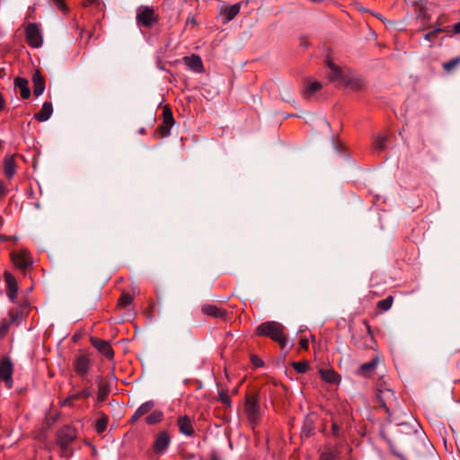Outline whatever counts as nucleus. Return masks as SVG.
I'll use <instances>...</instances> for the list:
<instances>
[{
	"label": "nucleus",
	"mask_w": 460,
	"mask_h": 460,
	"mask_svg": "<svg viewBox=\"0 0 460 460\" xmlns=\"http://www.w3.org/2000/svg\"><path fill=\"white\" fill-rule=\"evenodd\" d=\"M285 327L279 322L268 321L259 324L255 329L257 336H263L278 342L281 349L287 345V338L285 335Z\"/></svg>",
	"instance_id": "nucleus-1"
},
{
	"label": "nucleus",
	"mask_w": 460,
	"mask_h": 460,
	"mask_svg": "<svg viewBox=\"0 0 460 460\" xmlns=\"http://www.w3.org/2000/svg\"><path fill=\"white\" fill-rule=\"evenodd\" d=\"M244 413L252 425H258L261 418V410L259 405L258 396L248 394L245 398Z\"/></svg>",
	"instance_id": "nucleus-2"
},
{
	"label": "nucleus",
	"mask_w": 460,
	"mask_h": 460,
	"mask_svg": "<svg viewBox=\"0 0 460 460\" xmlns=\"http://www.w3.org/2000/svg\"><path fill=\"white\" fill-rule=\"evenodd\" d=\"M137 22L139 25L150 28L158 22L159 15L152 6H140L137 12Z\"/></svg>",
	"instance_id": "nucleus-3"
},
{
	"label": "nucleus",
	"mask_w": 460,
	"mask_h": 460,
	"mask_svg": "<svg viewBox=\"0 0 460 460\" xmlns=\"http://www.w3.org/2000/svg\"><path fill=\"white\" fill-rule=\"evenodd\" d=\"M174 124V119L172 111L164 107L163 111V122L157 127L155 134L159 137H165L170 135L171 128Z\"/></svg>",
	"instance_id": "nucleus-4"
},
{
	"label": "nucleus",
	"mask_w": 460,
	"mask_h": 460,
	"mask_svg": "<svg viewBox=\"0 0 460 460\" xmlns=\"http://www.w3.org/2000/svg\"><path fill=\"white\" fill-rule=\"evenodd\" d=\"M92 367V360L86 354H78L73 361L74 371L81 377H85Z\"/></svg>",
	"instance_id": "nucleus-5"
},
{
	"label": "nucleus",
	"mask_w": 460,
	"mask_h": 460,
	"mask_svg": "<svg viewBox=\"0 0 460 460\" xmlns=\"http://www.w3.org/2000/svg\"><path fill=\"white\" fill-rule=\"evenodd\" d=\"M76 429L71 426H64L58 432L57 441L65 451L67 447L76 438Z\"/></svg>",
	"instance_id": "nucleus-6"
},
{
	"label": "nucleus",
	"mask_w": 460,
	"mask_h": 460,
	"mask_svg": "<svg viewBox=\"0 0 460 460\" xmlns=\"http://www.w3.org/2000/svg\"><path fill=\"white\" fill-rule=\"evenodd\" d=\"M25 37L27 43L31 48H40L42 45L43 39L39 26L36 23H29L25 28Z\"/></svg>",
	"instance_id": "nucleus-7"
},
{
	"label": "nucleus",
	"mask_w": 460,
	"mask_h": 460,
	"mask_svg": "<svg viewBox=\"0 0 460 460\" xmlns=\"http://www.w3.org/2000/svg\"><path fill=\"white\" fill-rule=\"evenodd\" d=\"M11 259L13 264L22 270H25L32 264V259L31 257L30 252L24 249L12 252Z\"/></svg>",
	"instance_id": "nucleus-8"
},
{
	"label": "nucleus",
	"mask_w": 460,
	"mask_h": 460,
	"mask_svg": "<svg viewBox=\"0 0 460 460\" xmlns=\"http://www.w3.org/2000/svg\"><path fill=\"white\" fill-rule=\"evenodd\" d=\"M377 399L381 406L387 411L396 402L394 392L384 385H380V388L377 391Z\"/></svg>",
	"instance_id": "nucleus-9"
},
{
	"label": "nucleus",
	"mask_w": 460,
	"mask_h": 460,
	"mask_svg": "<svg viewBox=\"0 0 460 460\" xmlns=\"http://www.w3.org/2000/svg\"><path fill=\"white\" fill-rule=\"evenodd\" d=\"M13 365L10 358H5L0 361V379L4 382L6 387H13Z\"/></svg>",
	"instance_id": "nucleus-10"
},
{
	"label": "nucleus",
	"mask_w": 460,
	"mask_h": 460,
	"mask_svg": "<svg viewBox=\"0 0 460 460\" xmlns=\"http://www.w3.org/2000/svg\"><path fill=\"white\" fill-rule=\"evenodd\" d=\"M416 22L420 25L419 31H425L431 29L434 23L431 22V16L425 7H419L416 10Z\"/></svg>",
	"instance_id": "nucleus-11"
},
{
	"label": "nucleus",
	"mask_w": 460,
	"mask_h": 460,
	"mask_svg": "<svg viewBox=\"0 0 460 460\" xmlns=\"http://www.w3.org/2000/svg\"><path fill=\"white\" fill-rule=\"evenodd\" d=\"M171 437L166 431L159 432L153 444L154 452L156 454H163L169 447Z\"/></svg>",
	"instance_id": "nucleus-12"
},
{
	"label": "nucleus",
	"mask_w": 460,
	"mask_h": 460,
	"mask_svg": "<svg viewBox=\"0 0 460 460\" xmlns=\"http://www.w3.org/2000/svg\"><path fill=\"white\" fill-rule=\"evenodd\" d=\"M4 278L6 283V295L12 302H15L18 293V283L15 278L8 271L4 273Z\"/></svg>",
	"instance_id": "nucleus-13"
},
{
	"label": "nucleus",
	"mask_w": 460,
	"mask_h": 460,
	"mask_svg": "<svg viewBox=\"0 0 460 460\" xmlns=\"http://www.w3.org/2000/svg\"><path fill=\"white\" fill-rule=\"evenodd\" d=\"M91 343L95 349H97L99 352H101L106 358H113L114 352L111 344L108 341L98 338H91Z\"/></svg>",
	"instance_id": "nucleus-14"
},
{
	"label": "nucleus",
	"mask_w": 460,
	"mask_h": 460,
	"mask_svg": "<svg viewBox=\"0 0 460 460\" xmlns=\"http://www.w3.org/2000/svg\"><path fill=\"white\" fill-rule=\"evenodd\" d=\"M429 31L424 34V39L429 42H433L439 33H449L450 26L442 27L441 22H439V19L436 21L434 23V26H432L431 29H429Z\"/></svg>",
	"instance_id": "nucleus-15"
},
{
	"label": "nucleus",
	"mask_w": 460,
	"mask_h": 460,
	"mask_svg": "<svg viewBox=\"0 0 460 460\" xmlns=\"http://www.w3.org/2000/svg\"><path fill=\"white\" fill-rule=\"evenodd\" d=\"M201 312L205 315L212 316L215 318H225L226 315V311L225 309L211 304H206L202 305Z\"/></svg>",
	"instance_id": "nucleus-16"
},
{
	"label": "nucleus",
	"mask_w": 460,
	"mask_h": 460,
	"mask_svg": "<svg viewBox=\"0 0 460 460\" xmlns=\"http://www.w3.org/2000/svg\"><path fill=\"white\" fill-rule=\"evenodd\" d=\"M184 64L192 71L201 73L204 70L201 58L197 55L183 58Z\"/></svg>",
	"instance_id": "nucleus-17"
},
{
	"label": "nucleus",
	"mask_w": 460,
	"mask_h": 460,
	"mask_svg": "<svg viewBox=\"0 0 460 460\" xmlns=\"http://www.w3.org/2000/svg\"><path fill=\"white\" fill-rule=\"evenodd\" d=\"M177 423L181 433L186 436H192L194 434L193 424L190 417L181 416Z\"/></svg>",
	"instance_id": "nucleus-18"
},
{
	"label": "nucleus",
	"mask_w": 460,
	"mask_h": 460,
	"mask_svg": "<svg viewBox=\"0 0 460 460\" xmlns=\"http://www.w3.org/2000/svg\"><path fill=\"white\" fill-rule=\"evenodd\" d=\"M32 83H33V94L36 97H39L41 95L45 90V80L42 76V75L37 71L34 73L32 76Z\"/></svg>",
	"instance_id": "nucleus-19"
},
{
	"label": "nucleus",
	"mask_w": 460,
	"mask_h": 460,
	"mask_svg": "<svg viewBox=\"0 0 460 460\" xmlns=\"http://www.w3.org/2000/svg\"><path fill=\"white\" fill-rule=\"evenodd\" d=\"M53 112L52 103L50 102H45L39 112L34 115L36 120L44 122L48 120Z\"/></svg>",
	"instance_id": "nucleus-20"
},
{
	"label": "nucleus",
	"mask_w": 460,
	"mask_h": 460,
	"mask_svg": "<svg viewBox=\"0 0 460 460\" xmlns=\"http://www.w3.org/2000/svg\"><path fill=\"white\" fill-rule=\"evenodd\" d=\"M154 406L155 402L153 401H147L142 403L132 415L130 422H136L140 417L151 411Z\"/></svg>",
	"instance_id": "nucleus-21"
},
{
	"label": "nucleus",
	"mask_w": 460,
	"mask_h": 460,
	"mask_svg": "<svg viewBox=\"0 0 460 460\" xmlns=\"http://www.w3.org/2000/svg\"><path fill=\"white\" fill-rule=\"evenodd\" d=\"M16 163L13 155H6L4 160V175L11 179L16 172Z\"/></svg>",
	"instance_id": "nucleus-22"
},
{
	"label": "nucleus",
	"mask_w": 460,
	"mask_h": 460,
	"mask_svg": "<svg viewBox=\"0 0 460 460\" xmlns=\"http://www.w3.org/2000/svg\"><path fill=\"white\" fill-rule=\"evenodd\" d=\"M14 85L19 89L21 97L22 99H28L31 95V91L29 88V82L27 79L22 77H16L14 79Z\"/></svg>",
	"instance_id": "nucleus-23"
},
{
	"label": "nucleus",
	"mask_w": 460,
	"mask_h": 460,
	"mask_svg": "<svg viewBox=\"0 0 460 460\" xmlns=\"http://www.w3.org/2000/svg\"><path fill=\"white\" fill-rule=\"evenodd\" d=\"M323 88V85L318 81H309L307 85L303 91V95L305 99H311L316 93Z\"/></svg>",
	"instance_id": "nucleus-24"
},
{
	"label": "nucleus",
	"mask_w": 460,
	"mask_h": 460,
	"mask_svg": "<svg viewBox=\"0 0 460 460\" xmlns=\"http://www.w3.org/2000/svg\"><path fill=\"white\" fill-rule=\"evenodd\" d=\"M379 363V357L376 356L371 361L361 365L360 367V374L363 376H368L373 373L376 368V366Z\"/></svg>",
	"instance_id": "nucleus-25"
},
{
	"label": "nucleus",
	"mask_w": 460,
	"mask_h": 460,
	"mask_svg": "<svg viewBox=\"0 0 460 460\" xmlns=\"http://www.w3.org/2000/svg\"><path fill=\"white\" fill-rule=\"evenodd\" d=\"M321 377L329 384H336L340 381V376L332 369H322Z\"/></svg>",
	"instance_id": "nucleus-26"
},
{
	"label": "nucleus",
	"mask_w": 460,
	"mask_h": 460,
	"mask_svg": "<svg viewBox=\"0 0 460 460\" xmlns=\"http://www.w3.org/2000/svg\"><path fill=\"white\" fill-rule=\"evenodd\" d=\"M365 327H366V330H367V336L365 337V341L363 342V344L361 345V347L363 348H373L374 344L376 343L375 342V339H374V335H373V332H372V329H371V326L370 324L368 323L367 321L364 320L363 322Z\"/></svg>",
	"instance_id": "nucleus-27"
},
{
	"label": "nucleus",
	"mask_w": 460,
	"mask_h": 460,
	"mask_svg": "<svg viewBox=\"0 0 460 460\" xmlns=\"http://www.w3.org/2000/svg\"><path fill=\"white\" fill-rule=\"evenodd\" d=\"M133 299V296L124 291L121 293L120 296L118 299L117 307L119 309H124L132 304Z\"/></svg>",
	"instance_id": "nucleus-28"
},
{
	"label": "nucleus",
	"mask_w": 460,
	"mask_h": 460,
	"mask_svg": "<svg viewBox=\"0 0 460 460\" xmlns=\"http://www.w3.org/2000/svg\"><path fill=\"white\" fill-rule=\"evenodd\" d=\"M241 4H235L227 7L224 10V15L226 17V22H230L233 20L240 12Z\"/></svg>",
	"instance_id": "nucleus-29"
},
{
	"label": "nucleus",
	"mask_w": 460,
	"mask_h": 460,
	"mask_svg": "<svg viewBox=\"0 0 460 460\" xmlns=\"http://www.w3.org/2000/svg\"><path fill=\"white\" fill-rule=\"evenodd\" d=\"M328 68L330 69L329 77L331 80H339L342 77V71L341 67L333 64L332 61H328Z\"/></svg>",
	"instance_id": "nucleus-30"
},
{
	"label": "nucleus",
	"mask_w": 460,
	"mask_h": 460,
	"mask_svg": "<svg viewBox=\"0 0 460 460\" xmlns=\"http://www.w3.org/2000/svg\"><path fill=\"white\" fill-rule=\"evenodd\" d=\"M164 413L160 410L153 411L146 418V422L149 425H154L162 421Z\"/></svg>",
	"instance_id": "nucleus-31"
},
{
	"label": "nucleus",
	"mask_w": 460,
	"mask_h": 460,
	"mask_svg": "<svg viewBox=\"0 0 460 460\" xmlns=\"http://www.w3.org/2000/svg\"><path fill=\"white\" fill-rule=\"evenodd\" d=\"M319 460H341L336 449H326L321 453Z\"/></svg>",
	"instance_id": "nucleus-32"
},
{
	"label": "nucleus",
	"mask_w": 460,
	"mask_h": 460,
	"mask_svg": "<svg viewBox=\"0 0 460 460\" xmlns=\"http://www.w3.org/2000/svg\"><path fill=\"white\" fill-rule=\"evenodd\" d=\"M110 394V387L105 384H101L99 385L98 393H97V400L99 402H103L107 399Z\"/></svg>",
	"instance_id": "nucleus-33"
},
{
	"label": "nucleus",
	"mask_w": 460,
	"mask_h": 460,
	"mask_svg": "<svg viewBox=\"0 0 460 460\" xmlns=\"http://www.w3.org/2000/svg\"><path fill=\"white\" fill-rule=\"evenodd\" d=\"M394 302V297L392 296H387L385 299H383L377 303V307L379 310L385 312L392 307Z\"/></svg>",
	"instance_id": "nucleus-34"
},
{
	"label": "nucleus",
	"mask_w": 460,
	"mask_h": 460,
	"mask_svg": "<svg viewBox=\"0 0 460 460\" xmlns=\"http://www.w3.org/2000/svg\"><path fill=\"white\" fill-rule=\"evenodd\" d=\"M8 317L9 319H7L12 324H19L22 318V315H21L20 312L18 310H13V309H11L9 312H8Z\"/></svg>",
	"instance_id": "nucleus-35"
},
{
	"label": "nucleus",
	"mask_w": 460,
	"mask_h": 460,
	"mask_svg": "<svg viewBox=\"0 0 460 460\" xmlns=\"http://www.w3.org/2000/svg\"><path fill=\"white\" fill-rule=\"evenodd\" d=\"M386 138L384 136H376L373 139V146L376 150L381 151L385 146Z\"/></svg>",
	"instance_id": "nucleus-36"
},
{
	"label": "nucleus",
	"mask_w": 460,
	"mask_h": 460,
	"mask_svg": "<svg viewBox=\"0 0 460 460\" xmlns=\"http://www.w3.org/2000/svg\"><path fill=\"white\" fill-rule=\"evenodd\" d=\"M108 425V418L106 416L100 418L95 425L96 431L98 433H102L107 429Z\"/></svg>",
	"instance_id": "nucleus-37"
},
{
	"label": "nucleus",
	"mask_w": 460,
	"mask_h": 460,
	"mask_svg": "<svg viewBox=\"0 0 460 460\" xmlns=\"http://www.w3.org/2000/svg\"><path fill=\"white\" fill-rule=\"evenodd\" d=\"M12 323L7 319H2L0 323V337L4 338L7 335Z\"/></svg>",
	"instance_id": "nucleus-38"
},
{
	"label": "nucleus",
	"mask_w": 460,
	"mask_h": 460,
	"mask_svg": "<svg viewBox=\"0 0 460 460\" xmlns=\"http://www.w3.org/2000/svg\"><path fill=\"white\" fill-rule=\"evenodd\" d=\"M292 367L298 373H305L309 368L306 361L293 362Z\"/></svg>",
	"instance_id": "nucleus-39"
},
{
	"label": "nucleus",
	"mask_w": 460,
	"mask_h": 460,
	"mask_svg": "<svg viewBox=\"0 0 460 460\" xmlns=\"http://www.w3.org/2000/svg\"><path fill=\"white\" fill-rule=\"evenodd\" d=\"M30 308H31V305H30L29 301L24 299V300L19 302V307L17 310L20 312L21 315L23 316L29 313Z\"/></svg>",
	"instance_id": "nucleus-40"
},
{
	"label": "nucleus",
	"mask_w": 460,
	"mask_h": 460,
	"mask_svg": "<svg viewBox=\"0 0 460 460\" xmlns=\"http://www.w3.org/2000/svg\"><path fill=\"white\" fill-rule=\"evenodd\" d=\"M92 395V393L89 388H85L80 392H77L75 394H73L72 396L75 399V401L79 399H86Z\"/></svg>",
	"instance_id": "nucleus-41"
},
{
	"label": "nucleus",
	"mask_w": 460,
	"mask_h": 460,
	"mask_svg": "<svg viewBox=\"0 0 460 460\" xmlns=\"http://www.w3.org/2000/svg\"><path fill=\"white\" fill-rule=\"evenodd\" d=\"M218 396H219V400L221 401V402L224 405L228 406V407L231 405V399L226 391H220L218 393Z\"/></svg>",
	"instance_id": "nucleus-42"
},
{
	"label": "nucleus",
	"mask_w": 460,
	"mask_h": 460,
	"mask_svg": "<svg viewBox=\"0 0 460 460\" xmlns=\"http://www.w3.org/2000/svg\"><path fill=\"white\" fill-rule=\"evenodd\" d=\"M460 61L459 58H454L448 62L443 64V67L446 71H451Z\"/></svg>",
	"instance_id": "nucleus-43"
},
{
	"label": "nucleus",
	"mask_w": 460,
	"mask_h": 460,
	"mask_svg": "<svg viewBox=\"0 0 460 460\" xmlns=\"http://www.w3.org/2000/svg\"><path fill=\"white\" fill-rule=\"evenodd\" d=\"M298 346L300 349L307 350L309 348V341L306 337L301 336L298 341Z\"/></svg>",
	"instance_id": "nucleus-44"
},
{
	"label": "nucleus",
	"mask_w": 460,
	"mask_h": 460,
	"mask_svg": "<svg viewBox=\"0 0 460 460\" xmlns=\"http://www.w3.org/2000/svg\"><path fill=\"white\" fill-rule=\"evenodd\" d=\"M251 362L255 367H261L263 366V361L256 355L251 356Z\"/></svg>",
	"instance_id": "nucleus-45"
},
{
	"label": "nucleus",
	"mask_w": 460,
	"mask_h": 460,
	"mask_svg": "<svg viewBox=\"0 0 460 460\" xmlns=\"http://www.w3.org/2000/svg\"><path fill=\"white\" fill-rule=\"evenodd\" d=\"M450 32L447 33V36H453L455 34H460V22L450 27Z\"/></svg>",
	"instance_id": "nucleus-46"
},
{
	"label": "nucleus",
	"mask_w": 460,
	"mask_h": 460,
	"mask_svg": "<svg viewBox=\"0 0 460 460\" xmlns=\"http://www.w3.org/2000/svg\"><path fill=\"white\" fill-rule=\"evenodd\" d=\"M75 399L73 398L72 394H69L62 402L61 406H70L72 407L74 405Z\"/></svg>",
	"instance_id": "nucleus-47"
},
{
	"label": "nucleus",
	"mask_w": 460,
	"mask_h": 460,
	"mask_svg": "<svg viewBox=\"0 0 460 460\" xmlns=\"http://www.w3.org/2000/svg\"><path fill=\"white\" fill-rule=\"evenodd\" d=\"M54 2H55V4H56L57 7H58L60 11H62V12L66 13V4H65V3H64V1H63V0H54Z\"/></svg>",
	"instance_id": "nucleus-48"
},
{
	"label": "nucleus",
	"mask_w": 460,
	"mask_h": 460,
	"mask_svg": "<svg viewBox=\"0 0 460 460\" xmlns=\"http://www.w3.org/2000/svg\"><path fill=\"white\" fill-rule=\"evenodd\" d=\"M7 193L6 188L4 186L3 182H0V199L4 198Z\"/></svg>",
	"instance_id": "nucleus-49"
},
{
	"label": "nucleus",
	"mask_w": 460,
	"mask_h": 460,
	"mask_svg": "<svg viewBox=\"0 0 460 460\" xmlns=\"http://www.w3.org/2000/svg\"><path fill=\"white\" fill-rule=\"evenodd\" d=\"M4 107V100L2 93H0V110H3Z\"/></svg>",
	"instance_id": "nucleus-50"
},
{
	"label": "nucleus",
	"mask_w": 460,
	"mask_h": 460,
	"mask_svg": "<svg viewBox=\"0 0 460 460\" xmlns=\"http://www.w3.org/2000/svg\"><path fill=\"white\" fill-rule=\"evenodd\" d=\"M97 0H85L84 2V5H91L93 4H94Z\"/></svg>",
	"instance_id": "nucleus-51"
},
{
	"label": "nucleus",
	"mask_w": 460,
	"mask_h": 460,
	"mask_svg": "<svg viewBox=\"0 0 460 460\" xmlns=\"http://www.w3.org/2000/svg\"><path fill=\"white\" fill-rule=\"evenodd\" d=\"M332 430H333V433L336 434L337 433V430H338V426L336 423H332Z\"/></svg>",
	"instance_id": "nucleus-52"
}]
</instances>
